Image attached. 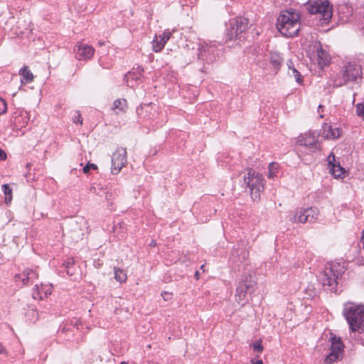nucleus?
I'll return each instance as SVG.
<instances>
[{
  "label": "nucleus",
  "mask_w": 364,
  "mask_h": 364,
  "mask_svg": "<svg viewBox=\"0 0 364 364\" xmlns=\"http://www.w3.org/2000/svg\"><path fill=\"white\" fill-rule=\"evenodd\" d=\"M357 114L364 119V104H358L356 106Z\"/></svg>",
  "instance_id": "nucleus-32"
},
{
  "label": "nucleus",
  "mask_w": 364,
  "mask_h": 364,
  "mask_svg": "<svg viewBox=\"0 0 364 364\" xmlns=\"http://www.w3.org/2000/svg\"><path fill=\"white\" fill-rule=\"evenodd\" d=\"M321 134L326 139H335L340 136L341 130L336 127L333 128L328 124H324Z\"/></svg>",
  "instance_id": "nucleus-13"
},
{
  "label": "nucleus",
  "mask_w": 364,
  "mask_h": 364,
  "mask_svg": "<svg viewBox=\"0 0 364 364\" xmlns=\"http://www.w3.org/2000/svg\"><path fill=\"white\" fill-rule=\"evenodd\" d=\"M165 46V43L160 40V38L156 36L155 39L153 41V50L155 52L161 51Z\"/></svg>",
  "instance_id": "nucleus-26"
},
{
  "label": "nucleus",
  "mask_w": 364,
  "mask_h": 364,
  "mask_svg": "<svg viewBox=\"0 0 364 364\" xmlns=\"http://www.w3.org/2000/svg\"><path fill=\"white\" fill-rule=\"evenodd\" d=\"M299 18V13L295 11H284L278 18L277 27L283 36L293 37L300 29Z\"/></svg>",
  "instance_id": "nucleus-1"
},
{
  "label": "nucleus",
  "mask_w": 364,
  "mask_h": 364,
  "mask_svg": "<svg viewBox=\"0 0 364 364\" xmlns=\"http://www.w3.org/2000/svg\"><path fill=\"white\" fill-rule=\"evenodd\" d=\"M114 277L117 281L120 283L126 282L127 277V274L119 268H114Z\"/></svg>",
  "instance_id": "nucleus-24"
},
{
  "label": "nucleus",
  "mask_w": 364,
  "mask_h": 364,
  "mask_svg": "<svg viewBox=\"0 0 364 364\" xmlns=\"http://www.w3.org/2000/svg\"><path fill=\"white\" fill-rule=\"evenodd\" d=\"M248 20L243 17H238L231 23L232 26L241 36L248 28Z\"/></svg>",
  "instance_id": "nucleus-17"
},
{
  "label": "nucleus",
  "mask_w": 364,
  "mask_h": 364,
  "mask_svg": "<svg viewBox=\"0 0 364 364\" xmlns=\"http://www.w3.org/2000/svg\"><path fill=\"white\" fill-rule=\"evenodd\" d=\"M343 314L352 331H364V305L346 304Z\"/></svg>",
  "instance_id": "nucleus-3"
},
{
  "label": "nucleus",
  "mask_w": 364,
  "mask_h": 364,
  "mask_svg": "<svg viewBox=\"0 0 364 364\" xmlns=\"http://www.w3.org/2000/svg\"><path fill=\"white\" fill-rule=\"evenodd\" d=\"M133 75H132L131 73H129L127 75H125V79L127 80V85L128 86H130L129 84V77H132Z\"/></svg>",
  "instance_id": "nucleus-38"
},
{
  "label": "nucleus",
  "mask_w": 364,
  "mask_h": 364,
  "mask_svg": "<svg viewBox=\"0 0 364 364\" xmlns=\"http://www.w3.org/2000/svg\"><path fill=\"white\" fill-rule=\"evenodd\" d=\"M317 63L321 68L329 65L331 61V57L329 54L323 50L320 46L317 48Z\"/></svg>",
  "instance_id": "nucleus-15"
},
{
  "label": "nucleus",
  "mask_w": 364,
  "mask_h": 364,
  "mask_svg": "<svg viewBox=\"0 0 364 364\" xmlns=\"http://www.w3.org/2000/svg\"><path fill=\"white\" fill-rule=\"evenodd\" d=\"M122 364H126V363L125 362H122Z\"/></svg>",
  "instance_id": "nucleus-49"
},
{
  "label": "nucleus",
  "mask_w": 364,
  "mask_h": 364,
  "mask_svg": "<svg viewBox=\"0 0 364 364\" xmlns=\"http://www.w3.org/2000/svg\"><path fill=\"white\" fill-rule=\"evenodd\" d=\"M81 323L80 321V320H77V321L75 322V323L74 324L75 326H76L77 328H78V326Z\"/></svg>",
  "instance_id": "nucleus-42"
},
{
  "label": "nucleus",
  "mask_w": 364,
  "mask_h": 364,
  "mask_svg": "<svg viewBox=\"0 0 364 364\" xmlns=\"http://www.w3.org/2000/svg\"><path fill=\"white\" fill-rule=\"evenodd\" d=\"M171 36V32L169 30H166L163 33L162 36H159V38L161 41H163L165 44L170 39Z\"/></svg>",
  "instance_id": "nucleus-31"
},
{
  "label": "nucleus",
  "mask_w": 364,
  "mask_h": 364,
  "mask_svg": "<svg viewBox=\"0 0 364 364\" xmlns=\"http://www.w3.org/2000/svg\"><path fill=\"white\" fill-rule=\"evenodd\" d=\"M210 48L211 47L208 46V45H201L198 48V58L204 59L205 53L206 52H209Z\"/></svg>",
  "instance_id": "nucleus-29"
},
{
  "label": "nucleus",
  "mask_w": 364,
  "mask_h": 364,
  "mask_svg": "<svg viewBox=\"0 0 364 364\" xmlns=\"http://www.w3.org/2000/svg\"><path fill=\"white\" fill-rule=\"evenodd\" d=\"M2 190L6 196L5 202L6 204H9L12 200V189L8 184H4L2 186Z\"/></svg>",
  "instance_id": "nucleus-25"
},
{
  "label": "nucleus",
  "mask_w": 364,
  "mask_h": 364,
  "mask_svg": "<svg viewBox=\"0 0 364 364\" xmlns=\"http://www.w3.org/2000/svg\"><path fill=\"white\" fill-rule=\"evenodd\" d=\"M255 282L251 275L245 276L239 283L237 289L235 298L239 304L244 306L247 301V294L255 291Z\"/></svg>",
  "instance_id": "nucleus-7"
},
{
  "label": "nucleus",
  "mask_w": 364,
  "mask_h": 364,
  "mask_svg": "<svg viewBox=\"0 0 364 364\" xmlns=\"http://www.w3.org/2000/svg\"><path fill=\"white\" fill-rule=\"evenodd\" d=\"M287 65L289 67V75L294 77L296 81L301 84L302 82V77L300 73L294 67L293 62L291 60H288Z\"/></svg>",
  "instance_id": "nucleus-20"
},
{
  "label": "nucleus",
  "mask_w": 364,
  "mask_h": 364,
  "mask_svg": "<svg viewBox=\"0 0 364 364\" xmlns=\"http://www.w3.org/2000/svg\"><path fill=\"white\" fill-rule=\"evenodd\" d=\"M73 263H74V262H73V261L68 262L66 263V264H65V267H66L67 269H70V266H71V265H73Z\"/></svg>",
  "instance_id": "nucleus-40"
},
{
  "label": "nucleus",
  "mask_w": 364,
  "mask_h": 364,
  "mask_svg": "<svg viewBox=\"0 0 364 364\" xmlns=\"http://www.w3.org/2000/svg\"><path fill=\"white\" fill-rule=\"evenodd\" d=\"M112 110H114L117 114L119 112H126L127 109V102L125 99H118L116 100L112 106Z\"/></svg>",
  "instance_id": "nucleus-19"
},
{
  "label": "nucleus",
  "mask_w": 364,
  "mask_h": 364,
  "mask_svg": "<svg viewBox=\"0 0 364 364\" xmlns=\"http://www.w3.org/2000/svg\"><path fill=\"white\" fill-rule=\"evenodd\" d=\"M143 71H144V69H142V68L139 69V73L143 72Z\"/></svg>",
  "instance_id": "nucleus-47"
},
{
  "label": "nucleus",
  "mask_w": 364,
  "mask_h": 364,
  "mask_svg": "<svg viewBox=\"0 0 364 364\" xmlns=\"http://www.w3.org/2000/svg\"><path fill=\"white\" fill-rule=\"evenodd\" d=\"M242 37L232 26L228 28L227 33V41L240 40Z\"/></svg>",
  "instance_id": "nucleus-23"
},
{
  "label": "nucleus",
  "mask_w": 364,
  "mask_h": 364,
  "mask_svg": "<svg viewBox=\"0 0 364 364\" xmlns=\"http://www.w3.org/2000/svg\"><path fill=\"white\" fill-rule=\"evenodd\" d=\"M304 6L311 14H319L324 21L332 17L333 8L328 0H309Z\"/></svg>",
  "instance_id": "nucleus-6"
},
{
  "label": "nucleus",
  "mask_w": 364,
  "mask_h": 364,
  "mask_svg": "<svg viewBox=\"0 0 364 364\" xmlns=\"http://www.w3.org/2000/svg\"><path fill=\"white\" fill-rule=\"evenodd\" d=\"M245 183L250 188V195L254 200H259L260 193L264 189V178L259 173H256L253 169L247 170L244 176Z\"/></svg>",
  "instance_id": "nucleus-5"
},
{
  "label": "nucleus",
  "mask_w": 364,
  "mask_h": 364,
  "mask_svg": "<svg viewBox=\"0 0 364 364\" xmlns=\"http://www.w3.org/2000/svg\"><path fill=\"white\" fill-rule=\"evenodd\" d=\"M7 110V105L6 102L0 98V115L4 114Z\"/></svg>",
  "instance_id": "nucleus-35"
},
{
  "label": "nucleus",
  "mask_w": 364,
  "mask_h": 364,
  "mask_svg": "<svg viewBox=\"0 0 364 364\" xmlns=\"http://www.w3.org/2000/svg\"><path fill=\"white\" fill-rule=\"evenodd\" d=\"M345 272L344 266L340 264H329L323 269L321 281L327 290L336 292L338 280Z\"/></svg>",
  "instance_id": "nucleus-4"
},
{
  "label": "nucleus",
  "mask_w": 364,
  "mask_h": 364,
  "mask_svg": "<svg viewBox=\"0 0 364 364\" xmlns=\"http://www.w3.org/2000/svg\"><path fill=\"white\" fill-rule=\"evenodd\" d=\"M317 138L314 133H306L299 136L298 142L301 146H304L310 149L316 148Z\"/></svg>",
  "instance_id": "nucleus-14"
},
{
  "label": "nucleus",
  "mask_w": 364,
  "mask_h": 364,
  "mask_svg": "<svg viewBox=\"0 0 364 364\" xmlns=\"http://www.w3.org/2000/svg\"><path fill=\"white\" fill-rule=\"evenodd\" d=\"M198 274H199L198 272H196V274H195V277H196L197 279H198Z\"/></svg>",
  "instance_id": "nucleus-44"
},
{
  "label": "nucleus",
  "mask_w": 364,
  "mask_h": 364,
  "mask_svg": "<svg viewBox=\"0 0 364 364\" xmlns=\"http://www.w3.org/2000/svg\"><path fill=\"white\" fill-rule=\"evenodd\" d=\"M0 354H6V350L4 346L0 343Z\"/></svg>",
  "instance_id": "nucleus-37"
},
{
  "label": "nucleus",
  "mask_w": 364,
  "mask_h": 364,
  "mask_svg": "<svg viewBox=\"0 0 364 364\" xmlns=\"http://www.w3.org/2000/svg\"><path fill=\"white\" fill-rule=\"evenodd\" d=\"M127 163V150L119 148L113 153L112 157V173L117 174Z\"/></svg>",
  "instance_id": "nucleus-9"
},
{
  "label": "nucleus",
  "mask_w": 364,
  "mask_h": 364,
  "mask_svg": "<svg viewBox=\"0 0 364 364\" xmlns=\"http://www.w3.org/2000/svg\"><path fill=\"white\" fill-rule=\"evenodd\" d=\"M278 166L276 163H271L269 165V178H273L276 176Z\"/></svg>",
  "instance_id": "nucleus-28"
},
{
  "label": "nucleus",
  "mask_w": 364,
  "mask_h": 364,
  "mask_svg": "<svg viewBox=\"0 0 364 364\" xmlns=\"http://www.w3.org/2000/svg\"><path fill=\"white\" fill-rule=\"evenodd\" d=\"M255 364H264V363L262 360H259Z\"/></svg>",
  "instance_id": "nucleus-43"
},
{
  "label": "nucleus",
  "mask_w": 364,
  "mask_h": 364,
  "mask_svg": "<svg viewBox=\"0 0 364 364\" xmlns=\"http://www.w3.org/2000/svg\"><path fill=\"white\" fill-rule=\"evenodd\" d=\"M20 75H21V82L22 84L31 82L33 80L34 76L27 65L23 66L20 70Z\"/></svg>",
  "instance_id": "nucleus-18"
},
{
  "label": "nucleus",
  "mask_w": 364,
  "mask_h": 364,
  "mask_svg": "<svg viewBox=\"0 0 364 364\" xmlns=\"http://www.w3.org/2000/svg\"><path fill=\"white\" fill-rule=\"evenodd\" d=\"M200 268L204 269V265H202Z\"/></svg>",
  "instance_id": "nucleus-48"
},
{
  "label": "nucleus",
  "mask_w": 364,
  "mask_h": 364,
  "mask_svg": "<svg viewBox=\"0 0 364 364\" xmlns=\"http://www.w3.org/2000/svg\"><path fill=\"white\" fill-rule=\"evenodd\" d=\"M51 292V284H41V286L36 284L32 293V296L34 299H43L44 297L50 295Z\"/></svg>",
  "instance_id": "nucleus-12"
},
{
  "label": "nucleus",
  "mask_w": 364,
  "mask_h": 364,
  "mask_svg": "<svg viewBox=\"0 0 364 364\" xmlns=\"http://www.w3.org/2000/svg\"><path fill=\"white\" fill-rule=\"evenodd\" d=\"M62 331H63V332H65V331H66V328H65V327H63V328H62Z\"/></svg>",
  "instance_id": "nucleus-45"
},
{
  "label": "nucleus",
  "mask_w": 364,
  "mask_h": 364,
  "mask_svg": "<svg viewBox=\"0 0 364 364\" xmlns=\"http://www.w3.org/2000/svg\"><path fill=\"white\" fill-rule=\"evenodd\" d=\"M331 351L336 352L338 353H341V351L343 350V344L341 343V341L340 338H337L336 337H332L331 338Z\"/></svg>",
  "instance_id": "nucleus-21"
},
{
  "label": "nucleus",
  "mask_w": 364,
  "mask_h": 364,
  "mask_svg": "<svg viewBox=\"0 0 364 364\" xmlns=\"http://www.w3.org/2000/svg\"><path fill=\"white\" fill-rule=\"evenodd\" d=\"M283 63V59L278 54H272L270 58V63L277 72Z\"/></svg>",
  "instance_id": "nucleus-22"
},
{
  "label": "nucleus",
  "mask_w": 364,
  "mask_h": 364,
  "mask_svg": "<svg viewBox=\"0 0 364 364\" xmlns=\"http://www.w3.org/2000/svg\"><path fill=\"white\" fill-rule=\"evenodd\" d=\"M149 247H156V242L155 240H152L151 241V242L149 243Z\"/></svg>",
  "instance_id": "nucleus-39"
},
{
  "label": "nucleus",
  "mask_w": 364,
  "mask_h": 364,
  "mask_svg": "<svg viewBox=\"0 0 364 364\" xmlns=\"http://www.w3.org/2000/svg\"><path fill=\"white\" fill-rule=\"evenodd\" d=\"M328 164L331 166V173L334 176L335 178H341L344 175V168H342L340 164H336L333 163L335 161V155L331 153L328 157Z\"/></svg>",
  "instance_id": "nucleus-16"
},
{
  "label": "nucleus",
  "mask_w": 364,
  "mask_h": 364,
  "mask_svg": "<svg viewBox=\"0 0 364 364\" xmlns=\"http://www.w3.org/2000/svg\"><path fill=\"white\" fill-rule=\"evenodd\" d=\"M252 348H253L254 351L257 353H262L263 350V346L262 345V340L259 339L255 343L251 345Z\"/></svg>",
  "instance_id": "nucleus-30"
},
{
  "label": "nucleus",
  "mask_w": 364,
  "mask_h": 364,
  "mask_svg": "<svg viewBox=\"0 0 364 364\" xmlns=\"http://www.w3.org/2000/svg\"><path fill=\"white\" fill-rule=\"evenodd\" d=\"M6 159V154L4 151L0 149V161Z\"/></svg>",
  "instance_id": "nucleus-36"
},
{
  "label": "nucleus",
  "mask_w": 364,
  "mask_h": 364,
  "mask_svg": "<svg viewBox=\"0 0 364 364\" xmlns=\"http://www.w3.org/2000/svg\"><path fill=\"white\" fill-rule=\"evenodd\" d=\"M323 108V106L322 105H319L318 106V112L320 111V109Z\"/></svg>",
  "instance_id": "nucleus-46"
},
{
  "label": "nucleus",
  "mask_w": 364,
  "mask_h": 364,
  "mask_svg": "<svg viewBox=\"0 0 364 364\" xmlns=\"http://www.w3.org/2000/svg\"><path fill=\"white\" fill-rule=\"evenodd\" d=\"M73 122L74 123H80V124H82L83 121L80 111L75 112V116L73 117Z\"/></svg>",
  "instance_id": "nucleus-33"
},
{
  "label": "nucleus",
  "mask_w": 364,
  "mask_h": 364,
  "mask_svg": "<svg viewBox=\"0 0 364 364\" xmlns=\"http://www.w3.org/2000/svg\"><path fill=\"white\" fill-rule=\"evenodd\" d=\"M362 78V69L360 65L355 62H348L340 72L333 77L334 87H341L349 82L358 83Z\"/></svg>",
  "instance_id": "nucleus-2"
},
{
  "label": "nucleus",
  "mask_w": 364,
  "mask_h": 364,
  "mask_svg": "<svg viewBox=\"0 0 364 364\" xmlns=\"http://www.w3.org/2000/svg\"><path fill=\"white\" fill-rule=\"evenodd\" d=\"M67 274H69V275H70V276H72V275H73V274H74V272H72V269H67Z\"/></svg>",
  "instance_id": "nucleus-41"
},
{
  "label": "nucleus",
  "mask_w": 364,
  "mask_h": 364,
  "mask_svg": "<svg viewBox=\"0 0 364 364\" xmlns=\"http://www.w3.org/2000/svg\"><path fill=\"white\" fill-rule=\"evenodd\" d=\"M38 277L36 270L32 269H26L21 273L16 274V280L21 281L23 285H28L34 282Z\"/></svg>",
  "instance_id": "nucleus-10"
},
{
  "label": "nucleus",
  "mask_w": 364,
  "mask_h": 364,
  "mask_svg": "<svg viewBox=\"0 0 364 364\" xmlns=\"http://www.w3.org/2000/svg\"><path fill=\"white\" fill-rule=\"evenodd\" d=\"M318 211L317 208H309L301 209L296 213H291L289 214V220L291 223H313L317 218Z\"/></svg>",
  "instance_id": "nucleus-8"
},
{
  "label": "nucleus",
  "mask_w": 364,
  "mask_h": 364,
  "mask_svg": "<svg viewBox=\"0 0 364 364\" xmlns=\"http://www.w3.org/2000/svg\"><path fill=\"white\" fill-rule=\"evenodd\" d=\"M77 46V50L76 55L78 60H89L93 56L95 49L91 46L78 43Z\"/></svg>",
  "instance_id": "nucleus-11"
},
{
  "label": "nucleus",
  "mask_w": 364,
  "mask_h": 364,
  "mask_svg": "<svg viewBox=\"0 0 364 364\" xmlns=\"http://www.w3.org/2000/svg\"><path fill=\"white\" fill-rule=\"evenodd\" d=\"M341 355V353L331 351L330 353L326 357L325 362L327 363H332L333 362L338 360Z\"/></svg>",
  "instance_id": "nucleus-27"
},
{
  "label": "nucleus",
  "mask_w": 364,
  "mask_h": 364,
  "mask_svg": "<svg viewBox=\"0 0 364 364\" xmlns=\"http://www.w3.org/2000/svg\"><path fill=\"white\" fill-rule=\"evenodd\" d=\"M97 168V166L96 164H90L88 163L84 168H83V172L85 173H89V171H90V169H93V170H95Z\"/></svg>",
  "instance_id": "nucleus-34"
}]
</instances>
